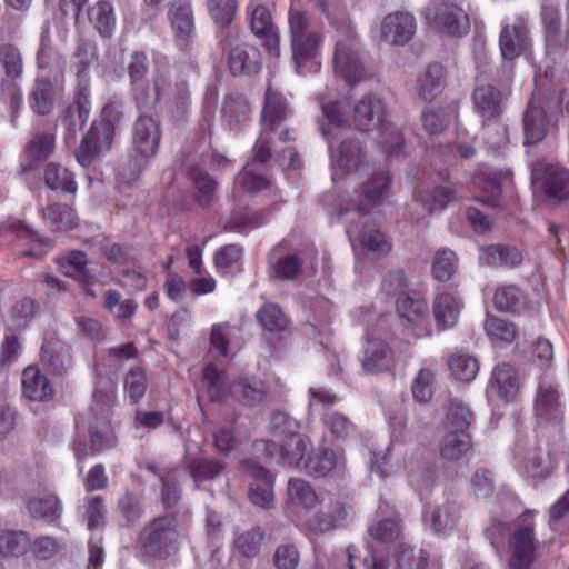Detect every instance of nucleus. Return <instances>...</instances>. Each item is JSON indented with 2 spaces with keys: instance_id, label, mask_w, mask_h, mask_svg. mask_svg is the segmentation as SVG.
Returning a JSON list of instances; mask_svg holds the SVG:
<instances>
[{
  "instance_id": "nucleus-1",
  "label": "nucleus",
  "mask_w": 569,
  "mask_h": 569,
  "mask_svg": "<svg viewBox=\"0 0 569 569\" xmlns=\"http://www.w3.org/2000/svg\"><path fill=\"white\" fill-rule=\"evenodd\" d=\"M321 11L327 16L333 29L335 50L332 66L335 73L353 87L367 78V71L360 58V41L347 10L338 13L329 11L327 2L319 0Z\"/></svg>"
},
{
  "instance_id": "nucleus-2",
  "label": "nucleus",
  "mask_w": 569,
  "mask_h": 569,
  "mask_svg": "<svg viewBox=\"0 0 569 569\" xmlns=\"http://www.w3.org/2000/svg\"><path fill=\"white\" fill-rule=\"evenodd\" d=\"M292 62L299 74L316 73L320 69V50L323 44L321 30L312 29L300 0H292L288 11Z\"/></svg>"
},
{
  "instance_id": "nucleus-3",
  "label": "nucleus",
  "mask_w": 569,
  "mask_h": 569,
  "mask_svg": "<svg viewBox=\"0 0 569 569\" xmlns=\"http://www.w3.org/2000/svg\"><path fill=\"white\" fill-rule=\"evenodd\" d=\"M126 69L130 93L136 107L140 110H157L170 87V74L156 68L149 79L150 60L144 50L132 51L127 60Z\"/></svg>"
},
{
  "instance_id": "nucleus-4",
  "label": "nucleus",
  "mask_w": 569,
  "mask_h": 569,
  "mask_svg": "<svg viewBox=\"0 0 569 569\" xmlns=\"http://www.w3.org/2000/svg\"><path fill=\"white\" fill-rule=\"evenodd\" d=\"M352 124L357 130H380L379 144L387 159L398 157L405 146L400 130L386 121L383 101L375 96H365L353 109Z\"/></svg>"
},
{
  "instance_id": "nucleus-5",
  "label": "nucleus",
  "mask_w": 569,
  "mask_h": 569,
  "mask_svg": "<svg viewBox=\"0 0 569 569\" xmlns=\"http://www.w3.org/2000/svg\"><path fill=\"white\" fill-rule=\"evenodd\" d=\"M162 138L161 124L151 116L142 114L133 123L132 147L136 157L129 158L118 169V174L127 182L136 181L159 151Z\"/></svg>"
},
{
  "instance_id": "nucleus-6",
  "label": "nucleus",
  "mask_w": 569,
  "mask_h": 569,
  "mask_svg": "<svg viewBox=\"0 0 569 569\" xmlns=\"http://www.w3.org/2000/svg\"><path fill=\"white\" fill-rule=\"evenodd\" d=\"M178 521L166 515L147 522L141 529L138 543L144 556L153 560H166L179 551Z\"/></svg>"
},
{
  "instance_id": "nucleus-7",
  "label": "nucleus",
  "mask_w": 569,
  "mask_h": 569,
  "mask_svg": "<svg viewBox=\"0 0 569 569\" xmlns=\"http://www.w3.org/2000/svg\"><path fill=\"white\" fill-rule=\"evenodd\" d=\"M425 19L440 34L451 38H462L470 29L468 13L455 0H431Z\"/></svg>"
},
{
  "instance_id": "nucleus-8",
  "label": "nucleus",
  "mask_w": 569,
  "mask_h": 569,
  "mask_svg": "<svg viewBox=\"0 0 569 569\" xmlns=\"http://www.w3.org/2000/svg\"><path fill=\"white\" fill-rule=\"evenodd\" d=\"M0 62L9 79H3L0 83L1 97L8 104L10 111V122L12 127L18 128V116L23 104L21 88L14 82L23 73V62L20 50L11 44L0 47Z\"/></svg>"
},
{
  "instance_id": "nucleus-9",
  "label": "nucleus",
  "mask_w": 569,
  "mask_h": 569,
  "mask_svg": "<svg viewBox=\"0 0 569 569\" xmlns=\"http://www.w3.org/2000/svg\"><path fill=\"white\" fill-rule=\"evenodd\" d=\"M254 449L268 462H277L288 467H300L312 449L310 439L300 432L276 440H257Z\"/></svg>"
},
{
  "instance_id": "nucleus-10",
  "label": "nucleus",
  "mask_w": 569,
  "mask_h": 569,
  "mask_svg": "<svg viewBox=\"0 0 569 569\" xmlns=\"http://www.w3.org/2000/svg\"><path fill=\"white\" fill-rule=\"evenodd\" d=\"M396 312L401 325L417 339L431 335L429 305L425 295L416 289L399 295Z\"/></svg>"
},
{
  "instance_id": "nucleus-11",
  "label": "nucleus",
  "mask_w": 569,
  "mask_h": 569,
  "mask_svg": "<svg viewBox=\"0 0 569 569\" xmlns=\"http://www.w3.org/2000/svg\"><path fill=\"white\" fill-rule=\"evenodd\" d=\"M533 510H526L521 515L522 523L519 525L510 539V569H530L537 558L539 542L535 532Z\"/></svg>"
},
{
  "instance_id": "nucleus-12",
  "label": "nucleus",
  "mask_w": 569,
  "mask_h": 569,
  "mask_svg": "<svg viewBox=\"0 0 569 569\" xmlns=\"http://www.w3.org/2000/svg\"><path fill=\"white\" fill-rule=\"evenodd\" d=\"M392 177L387 170L375 171L363 183H361L355 193L359 201H351L348 207L341 210V214L351 211L357 212L361 219H368L369 209L366 204L378 206L391 194Z\"/></svg>"
},
{
  "instance_id": "nucleus-13",
  "label": "nucleus",
  "mask_w": 569,
  "mask_h": 569,
  "mask_svg": "<svg viewBox=\"0 0 569 569\" xmlns=\"http://www.w3.org/2000/svg\"><path fill=\"white\" fill-rule=\"evenodd\" d=\"M509 93L493 83L477 82L471 102L473 112L481 119L482 126L501 121Z\"/></svg>"
},
{
  "instance_id": "nucleus-14",
  "label": "nucleus",
  "mask_w": 569,
  "mask_h": 569,
  "mask_svg": "<svg viewBox=\"0 0 569 569\" xmlns=\"http://www.w3.org/2000/svg\"><path fill=\"white\" fill-rule=\"evenodd\" d=\"M116 138L112 126L103 120H94L74 151L78 163L87 168L109 151Z\"/></svg>"
},
{
  "instance_id": "nucleus-15",
  "label": "nucleus",
  "mask_w": 569,
  "mask_h": 569,
  "mask_svg": "<svg viewBox=\"0 0 569 569\" xmlns=\"http://www.w3.org/2000/svg\"><path fill=\"white\" fill-rule=\"evenodd\" d=\"M246 16L253 36L261 41L264 50L272 57L280 54V40L272 14L267 6L258 0H249Z\"/></svg>"
},
{
  "instance_id": "nucleus-16",
  "label": "nucleus",
  "mask_w": 569,
  "mask_h": 569,
  "mask_svg": "<svg viewBox=\"0 0 569 569\" xmlns=\"http://www.w3.org/2000/svg\"><path fill=\"white\" fill-rule=\"evenodd\" d=\"M409 485L417 491L430 490L438 478V459L426 447H418L406 460Z\"/></svg>"
},
{
  "instance_id": "nucleus-17",
  "label": "nucleus",
  "mask_w": 569,
  "mask_h": 569,
  "mask_svg": "<svg viewBox=\"0 0 569 569\" xmlns=\"http://www.w3.org/2000/svg\"><path fill=\"white\" fill-rule=\"evenodd\" d=\"M91 113L90 86H77L71 102L64 108L60 123L66 130V138L73 139L89 121Z\"/></svg>"
},
{
  "instance_id": "nucleus-18",
  "label": "nucleus",
  "mask_w": 569,
  "mask_h": 569,
  "mask_svg": "<svg viewBox=\"0 0 569 569\" xmlns=\"http://www.w3.org/2000/svg\"><path fill=\"white\" fill-rule=\"evenodd\" d=\"M532 174L545 194L558 202L569 200V170L557 163L537 162Z\"/></svg>"
},
{
  "instance_id": "nucleus-19",
  "label": "nucleus",
  "mask_w": 569,
  "mask_h": 569,
  "mask_svg": "<svg viewBox=\"0 0 569 569\" xmlns=\"http://www.w3.org/2000/svg\"><path fill=\"white\" fill-rule=\"evenodd\" d=\"M227 63L233 77H251L262 69V57L259 48L241 42L230 48Z\"/></svg>"
},
{
  "instance_id": "nucleus-20",
  "label": "nucleus",
  "mask_w": 569,
  "mask_h": 569,
  "mask_svg": "<svg viewBox=\"0 0 569 569\" xmlns=\"http://www.w3.org/2000/svg\"><path fill=\"white\" fill-rule=\"evenodd\" d=\"M363 371L370 375L392 372L396 368L393 350L380 339H368L361 357Z\"/></svg>"
},
{
  "instance_id": "nucleus-21",
  "label": "nucleus",
  "mask_w": 569,
  "mask_h": 569,
  "mask_svg": "<svg viewBox=\"0 0 569 569\" xmlns=\"http://www.w3.org/2000/svg\"><path fill=\"white\" fill-rule=\"evenodd\" d=\"M54 149V133L50 130L34 129L22 152V171L34 170L53 153Z\"/></svg>"
},
{
  "instance_id": "nucleus-22",
  "label": "nucleus",
  "mask_w": 569,
  "mask_h": 569,
  "mask_svg": "<svg viewBox=\"0 0 569 569\" xmlns=\"http://www.w3.org/2000/svg\"><path fill=\"white\" fill-rule=\"evenodd\" d=\"M247 470L253 481L249 485V500L263 509H270L274 503V477L264 467L247 462Z\"/></svg>"
},
{
  "instance_id": "nucleus-23",
  "label": "nucleus",
  "mask_w": 569,
  "mask_h": 569,
  "mask_svg": "<svg viewBox=\"0 0 569 569\" xmlns=\"http://www.w3.org/2000/svg\"><path fill=\"white\" fill-rule=\"evenodd\" d=\"M416 29V19L411 13L393 12L383 18L380 31L383 40L403 46L412 39Z\"/></svg>"
},
{
  "instance_id": "nucleus-24",
  "label": "nucleus",
  "mask_w": 569,
  "mask_h": 569,
  "mask_svg": "<svg viewBox=\"0 0 569 569\" xmlns=\"http://www.w3.org/2000/svg\"><path fill=\"white\" fill-rule=\"evenodd\" d=\"M520 389L517 369L509 362L498 363L491 372L487 390L502 401H515Z\"/></svg>"
},
{
  "instance_id": "nucleus-25",
  "label": "nucleus",
  "mask_w": 569,
  "mask_h": 569,
  "mask_svg": "<svg viewBox=\"0 0 569 569\" xmlns=\"http://www.w3.org/2000/svg\"><path fill=\"white\" fill-rule=\"evenodd\" d=\"M21 392L24 398L37 402L50 401L56 395L53 385L36 365H30L22 370Z\"/></svg>"
},
{
  "instance_id": "nucleus-26",
  "label": "nucleus",
  "mask_w": 569,
  "mask_h": 569,
  "mask_svg": "<svg viewBox=\"0 0 569 569\" xmlns=\"http://www.w3.org/2000/svg\"><path fill=\"white\" fill-rule=\"evenodd\" d=\"M368 219L359 221H350L346 227V233L351 241H358L363 249L376 253H388L391 250V244L388 242L385 233L372 228L368 223Z\"/></svg>"
},
{
  "instance_id": "nucleus-27",
  "label": "nucleus",
  "mask_w": 569,
  "mask_h": 569,
  "mask_svg": "<svg viewBox=\"0 0 569 569\" xmlns=\"http://www.w3.org/2000/svg\"><path fill=\"white\" fill-rule=\"evenodd\" d=\"M291 114L286 97L268 86L261 111L262 128L276 133Z\"/></svg>"
},
{
  "instance_id": "nucleus-28",
  "label": "nucleus",
  "mask_w": 569,
  "mask_h": 569,
  "mask_svg": "<svg viewBox=\"0 0 569 569\" xmlns=\"http://www.w3.org/2000/svg\"><path fill=\"white\" fill-rule=\"evenodd\" d=\"M447 87V70L440 62H432L417 78V92L426 103L436 102Z\"/></svg>"
},
{
  "instance_id": "nucleus-29",
  "label": "nucleus",
  "mask_w": 569,
  "mask_h": 569,
  "mask_svg": "<svg viewBox=\"0 0 569 569\" xmlns=\"http://www.w3.org/2000/svg\"><path fill=\"white\" fill-rule=\"evenodd\" d=\"M207 8L214 24L219 28L217 38L222 47L228 44L229 38L237 36L231 27L238 11L237 0H207Z\"/></svg>"
},
{
  "instance_id": "nucleus-30",
  "label": "nucleus",
  "mask_w": 569,
  "mask_h": 569,
  "mask_svg": "<svg viewBox=\"0 0 569 569\" xmlns=\"http://www.w3.org/2000/svg\"><path fill=\"white\" fill-rule=\"evenodd\" d=\"M286 509L290 512L313 509L319 497L311 483L302 478H290L287 487Z\"/></svg>"
},
{
  "instance_id": "nucleus-31",
  "label": "nucleus",
  "mask_w": 569,
  "mask_h": 569,
  "mask_svg": "<svg viewBox=\"0 0 569 569\" xmlns=\"http://www.w3.org/2000/svg\"><path fill=\"white\" fill-rule=\"evenodd\" d=\"M540 16L547 46L553 50L563 48L566 46V38L562 33L560 4L552 0H545L541 6Z\"/></svg>"
},
{
  "instance_id": "nucleus-32",
  "label": "nucleus",
  "mask_w": 569,
  "mask_h": 569,
  "mask_svg": "<svg viewBox=\"0 0 569 569\" xmlns=\"http://www.w3.org/2000/svg\"><path fill=\"white\" fill-rule=\"evenodd\" d=\"M473 447L470 431L450 430L439 442L440 457L446 461L456 462L462 459Z\"/></svg>"
},
{
  "instance_id": "nucleus-33",
  "label": "nucleus",
  "mask_w": 569,
  "mask_h": 569,
  "mask_svg": "<svg viewBox=\"0 0 569 569\" xmlns=\"http://www.w3.org/2000/svg\"><path fill=\"white\" fill-rule=\"evenodd\" d=\"M194 202L203 208H210L217 199V181L203 168L193 167L189 171Z\"/></svg>"
},
{
  "instance_id": "nucleus-34",
  "label": "nucleus",
  "mask_w": 569,
  "mask_h": 569,
  "mask_svg": "<svg viewBox=\"0 0 569 569\" xmlns=\"http://www.w3.org/2000/svg\"><path fill=\"white\" fill-rule=\"evenodd\" d=\"M89 22L103 39H110L117 27V16L112 2L98 0L87 10Z\"/></svg>"
},
{
  "instance_id": "nucleus-35",
  "label": "nucleus",
  "mask_w": 569,
  "mask_h": 569,
  "mask_svg": "<svg viewBox=\"0 0 569 569\" xmlns=\"http://www.w3.org/2000/svg\"><path fill=\"white\" fill-rule=\"evenodd\" d=\"M461 309L460 300L451 292L438 295L432 303L435 322L439 330L456 326Z\"/></svg>"
},
{
  "instance_id": "nucleus-36",
  "label": "nucleus",
  "mask_w": 569,
  "mask_h": 569,
  "mask_svg": "<svg viewBox=\"0 0 569 569\" xmlns=\"http://www.w3.org/2000/svg\"><path fill=\"white\" fill-rule=\"evenodd\" d=\"M535 408L537 416L546 421H560L562 410L558 389L552 385L541 383L536 395Z\"/></svg>"
},
{
  "instance_id": "nucleus-37",
  "label": "nucleus",
  "mask_w": 569,
  "mask_h": 569,
  "mask_svg": "<svg viewBox=\"0 0 569 569\" xmlns=\"http://www.w3.org/2000/svg\"><path fill=\"white\" fill-rule=\"evenodd\" d=\"M229 393L240 405L254 407L266 399L267 387L260 379H241L230 385Z\"/></svg>"
},
{
  "instance_id": "nucleus-38",
  "label": "nucleus",
  "mask_w": 569,
  "mask_h": 569,
  "mask_svg": "<svg viewBox=\"0 0 569 569\" xmlns=\"http://www.w3.org/2000/svg\"><path fill=\"white\" fill-rule=\"evenodd\" d=\"M27 507L33 519L43 520L48 525L58 522L63 511L60 499L52 492L29 499Z\"/></svg>"
},
{
  "instance_id": "nucleus-39",
  "label": "nucleus",
  "mask_w": 569,
  "mask_h": 569,
  "mask_svg": "<svg viewBox=\"0 0 569 569\" xmlns=\"http://www.w3.org/2000/svg\"><path fill=\"white\" fill-rule=\"evenodd\" d=\"M413 196L429 213H432L443 210L455 199L456 190L447 186L429 188L422 183L416 188Z\"/></svg>"
},
{
  "instance_id": "nucleus-40",
  "label": "nucleus",
  "mask_w": 569,
  "mask_h": 569,
  "mask_svg": "<svg viewBox=\"0 0 569 569\" xmlns=\"http://www.w3.org/2000/svg\"><path fill=\"white\" fill-rule=\"evenodd\" d=\"M243 248L231 243L219 248L213 256V264L221 277H230L243 271Z\"/></svg>"
},
{
  "instance_id": "nucleus-41",
  "label": "nucleus",
  "mask_w": 569,
  "mask_h": 569,
  "mask_svg": "<svg viewBox=\"0 0 569 569\" xmlns=\"http://www.w3.org/2000/svg\"><path fill=\"white\" fill-rule=\"evenodd\" d=\"M548 117L546 111L530 101L523 114L525 144L540 142L547 132Z\"/></svg>"
},
{
  "instance_id": "nucleus-42",
  "label": "nucleus",
  "mask_w": 569,
  "mask_h": 569,
  "mask_svg": "<svg viewBox=\"0 0 569 569\" xmlns=\"http://www.w3.org/2000/svg\"><path fill=\"white\" fill-rule=\"evenodd\" d=\"M493 306L502 312L521 313L528 308V298L518 286L506 284L497 288L493 295Z\"/></svg>"
},
{
  "instance_id": "nucleus-43",
  "label": "nucleus",
  "mask_w": 569,
  "mask_h": 569,
  "mask_svg": "<svg viewBox=\"0 0 569 569\" xmlns=\"http://www.w3.org/2000/svg\"><path fill=\"white\" fill-rule=\"evenodd\" d=\"M250 104L241 94H227L222 114L231 130H241L250 120Z\"/></svg>"
},
{
  "instance_id": "nucleus-44",
  "label": "nucleus",
  "mask_w": 569,
  "mask_h": 569,
  "mask_svg": "<svg viewBox=\"0 0 569 569\" xmlns=\"http://www.w3.org/2000/svg\"><path fill=\"white\" fill-rule=\"evenodd\" d=\"M46 224L52 231H68L78 227V217L73 208L67 204L52 203L42 210Z\"/></svg>"
},
{
  "instance_id": "nucleus-45",
  "label": "nucleus",
  "mask_w": 569,
  "mask_h": 569,
  "mask_svg": "<svg viewBox=\"0 0 569 569\" xmlns=\"http://www.w3.org/2000/svg\"><path fill=\"white\" fill-rule=\"evenodd\" d=\"M527 30L522 26H505L499 37L500 51L503 59L513 60L525 50Z\"/></svg>"
},
{
  "instance_id": "nucleus-46",
  "label": "nucleus",
  "mask_w": 569,
  "mask_h": 569,
  "mask_svg": "<svg viewBox=\"0 0 569 569\" xmlns=\"http://www.w3.org/2000/svg\"><path fill=\"white\" fill-rule=\"evenodd\" d=\"M62 273L72 277L79 282H89L91 273L87 268V254L81 250H71L57 259Z\"/></svg>"
},
{
  "instance_id": "nucleus-47",
  "label": "nucleus",
  "mask_w": 569,
  "mask_h": 569,
  "mask_svg": "<svg viewBox=\"0 0 569 569\" xmlns=\"http://www.w3.org/2000/svg\"><path fill=\"white\" fill-rule=\"evenodd\" d=\"M44 183L54 191L76 193L74 174L57 162H49L44 168Z\"/></svg>"
},
{
  "instance_id": "nucleus-48",
  "label": "nucleus",
  "mask_w": 569,
  "mask_h": 569,
  "mask_svg": "<svg viewBox=\"0 0 569 569\" xmlns=\"http://www.w3.org/2000/svg\"><path fill=\"white\" fill-rule=\"evenodd\" d=\"M472 186L476 191L475 198L482 204L497 208L500 204L502 187L498 179L485 174H476L472 178Z\"/></svg>"
},
{
  "instance_id": "nucleus-49",
  "label": "nucleus",
  "mask_w": 569,
  "mask_h": 569,
  "mask_svg": "<svg viewBox=\"0 0 569 569\" xmlns=\"http://www.w3.org/2000/svg\"><path fill=\"white\" fill-rule=\"evenodd\" d=\"M333 511L319 510L306 520L307 528L315 533H325L336 528L338 519L347 517L350 507L337 502Z\"/></svg>"
},
{
  "instance_id": "nucleus-50",
  "label": "nucleus",
  "mask_w": 569,
  "mask_h": 569,
  "mask_svg": "<svg viewBox=\"0 0 569 569\" xmlns=\"http://www.w3.org/2000/svg\"><path fill=\"white\" fill-rule=\"evenodd\" d=\"M486 262L492 267L515 268L521 264L522 253L516 247L491 244L485 249Z\"/></svg>"
},
{
  "instance_id": "nucleus-51",
  "label": "nucleus",
  "mask_w": 569,
  "mask_h": 569,
  "mask_svg": "<svg viewBox=\"0 0 569 569\" xmlns=\"http://www.w3.org/2000/svg\"><path fill=\"white\" fill-rule=\"evenodd\" d=\"M346 552L349 569H388L387 559L377 556L369 547L359 550L356 546L350 545Z\"/></svg>"
},
{
  "instance_id": "nucleus-52",
  "label": "nucleus",
  "mask_w": 569,
  "mask_h": 569,
  "mask_svg": "<svg viewBox=\"0 0 569 569\" xmlns=\"http://www.w3.org/2000/svg\"><path fill=\"white\" fill-rule=\"evenodd\" d=\"M32 110L41 116H47L53 110L54 88L49 79H37L30 98Z\"/></svg>"
},
{
  "instance_id": "nucleus-53",
  "label": "nucleus",
  "mask_w": 569,
  "mask_h": 569,
  "mask_svg": "<svg viewBox=\"0 0 569 569\" xmlns=\"http://www.w3.org/2000/svg\"><path fill=\"white\" fill-rule=\"evenodd\" d=\"M365 162L362 146L357 139H345L339 146L338 166L346 172L357 171Z\"/></svg>"
},
{
  "instance_id": "nucleus-54",
  "label": "nucleus",
  "mask_w": 569,
  "mask_h": 569,
  "mask_svg": "<svg viewBox=\"0 0 569 569\" xmlns=\"http://www.w3.org/2000/svg\"><path fill=\"white\" fill-rule=\"evenodd\" d=\"M224 470V463L214 458L201 457L188 463V471L197 486L200 482L213 480Z\"/></svg>"
},
{
  "instance_id": "nucleus-55",
  "label": "nucleus",
  "mask_w": 569,
  "mask_h": 569,
  "mask_svg": "<svg viewBox=\"0 0 569 569\" xmlns=\"http://www.w3.org/2000/svg\"><path fill=\"white\" fill-rule=\"evenodd\" d=\"M448 366L455 379L467 383L471 382L479 371L478 360L462 352L452 353L448 359Z\"/></svg>"
},
{
  "instance_id": "nucleus-56",
  "label": "nucleus",
  "mask_w": 569,
  "mask_h": 569,
  "mask_svg": "<svg viewBox=\"0 0 569 569\" xmlns=\"http://www.w3.org/2000/svg\"><path fill=\"white\" fill-rule=\"evenodd\" d=\"M425 131L430 136L441 133L450 123V114L447 108L440 103H427L421 114Z\"/></svg>"
},
{
  "instance_id": "nucleus-57",
  "label": "nucleus",
  "mask_w": 569,
  "mask_h": 569,
  "mask_svg": "<svg viewBox=\"0 0 569 569\" xmlns=\"http://www.w3.org/2000/svg\"><path fill=\"white\" fill-rule=\"evenodd\" d=\"M337 466V453L329 448L319 449L313 456L307 455L305 470L313 477H323Z\"/></svg>"
},
{
  "instance_id": "nucleus-58",
  "label": "nucleus",
  "mask_w": 569,
  "mask_h": 569,
  "mask_svg": "<svg viewBox=\"0 0 569 569\" xmlns=\"http://www.w3.org/2000/svg\"><path fill=\"white\" fill-rule=\"evenodd\" d=\"M30 537L22 530H4L0 532V553L2 557H19L27 552Z\"/></svg>"
},
{
  "instance_id": "nucleus-59",
  "label": "nucleus",
  "mask_w": 569,
  "mask_h": 569,
  "mask_svg": "<svg viewBox=\"0 0 569 569\" xmlns=\"http://www.w3.org/2000/svg\"><path fill=\"white\" fill-rule=\"evenodd\" d=\"M170 21L174 36L187 41L194 30L193 11L190 4H180L170 10Z\"/></svg>"
},
{
  "instance_id": "nucleus-60",
  "label": "nucleus",
  "mask_w": 569,
  "mask_h": 569,
  "mask_svg": "<svg viewBox=\"0 0 569 569\" xmlns=\"http://www.w3.org/2000/svg\"><path fill=\"white\" fill-rule=\"evenodd\" d=\"M257 320L262 328L269 332H282L287 329L289 320L280 306L276 303H266L256 313Z\"/></svg>"
},
{
  "instance_id": "nucleus-61",
  "label": "nucleus",
  "mask_w": 569,
  "mask_h": 569,
  "mask_svg": "<svg viewBox=\"0 0 569 569\" xmlns=\"http://www.w3.org/2000/svg\"><path fill=\"white\" fill-rule=\"evenodd\" d=\"M262 166L247 162L236 178L237 183L247 192H259L269 186V180L262 172Z\"/></svg>"
},
{
  "instance_id": "nucleus-62",
  "label": "nucleus",
  "mask_w": 569,
  "mask_h": 569,
  "mask_svg": "<svg viewBox=\"0 0 569 569\" xmlns=\"http://www.w3.org/2000/svg\"><path fill=\"white\" fill-rule=\"evenodd\" d=\"M458 266V258L450 249L438 250L435 254L431 272L438 281H449L455 274Z\"/></svg>"
},
{
  "instance_id": "nucleus-63",
  "label": "nucleus",
  "mask_w": 569,
  "mask_h": 569,
  "mask_svg": "<svg viewBox=\"0 0 569 569\" xmlns=\"http://www.w3.org/2000/svg\"><path fill=\"white\" fill-rule=\"evenodd\" d=\"M201 380L207 388L210 401H223L227 398L228 392L222 381V371L213 362L204 366Z\"/></svg>"
},
{
  "instance_id": "nucleus-64",
  "label": "nucleus",
  "mask_w": 569,
  "mask_h": 569,
  "mask_svg": "<svg viewBox=\"0 0 569 569\" xmlns=\"http://www.w3.org/2000/svg\"><path fill=\"white\" fill-rule=\"evenodd\" d=\"M38 303L30 297H23L14 302L10 309V323L13 329L26 328L38 312Z\"/></svg>"
}]
</instances>
